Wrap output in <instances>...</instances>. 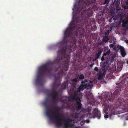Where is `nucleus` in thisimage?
I'll list each match as a JSON object with an SVG mask.
<instances>
[{
  "mask_svg": "<svg viewBox=\"0 0 128 128\" xmlns=\"http://www.w3.org/2000/svg\"><path fill=\"white\" fill-rule=\"evenodd\" d=\"M90 23L83 18H80L79 16L74 18V20L70 23L71 27L64 32V43L62 42L58 43L60 49L58 52V56H60V58L58 57L53 61H48L40 66L36 80L37 85H43L42 76L50 74L54 70H59L58 74L54 76V82L52 85L53 86H60L61 77L66 75L69 66L70 55L66 54V52H67L70 53L76 50L77 41L76 38L78 36L79 39L78 41L79 45L82 44L83 41L82 38L84 37V29Z\"/></svg>",
  "mask_w": 128,
  "mask_h": 128,
  "instance_id": "1",
  "label": "nucleus"
},
{
  "mask_svg": "<svg viewBox=\"0 0 128 128\" xmlns=\"http://www.w3.org/2000/svg\"><path fill=\"white\" fill-rule=\"evenodd\" d=\"M93 86V82L89 80L85 84L80 85L76 89L74 93H71L70 98L76 102L75 104L76 108L72 104V102L70 100V98H69L62 97L59 98L58 92L56 90L53 91L52 93L50 94V96L53 101H60L62 102L63 103L62 106L64 108L70 109L73 112L75 110L78 111L81 108L82 106L80 98L82 95L80 91H82L85 88L86 90L91 89Z\"/></svg>",
  "mask_w": 128,
  "mask_h": 128,
  "instance_id": "2",
  "label": "nucleus"
},
{
  "mask_svg": "<svg viewBox=\"0 0 128 128\" xmlns=\"http://www.w3.org/2000/svg\"><path fill=\"white\" fill-rule=\"evenodd\" d=\"M43 104L46 110V115L49 119L52 121H54V119L59 121L58 122H54L57 127H59L62 126L63 123L60 121L62 120H64L65 122L63 124L64 126L63 128H71L74 126V120L70 118L66 119L61 117V114L58 112L60 108L58 106H55L54 107V109L56 110L55 111H52L49 110V107L50 106V105L48 98H46L43 102Z\"/></svg>",
  "mask_w": 128,
  "mask_h": 128,
  "instance_id": "3",
  "label": "nucleus"
},
{
  "mask_svg": "<svg viewBox=\"0 0 128 128\" xmlns=\"http://www.w3.org/2000/svg\"><path fill=\"white\" fill-rule=\"evenodd\" d=\"M96 1V0H91L92 3H94ZM90 4V0H79L78 6L76 8L77 12H80L84 8L81 13V16L79 18L81 19L83 18L84 19L88 21L89 18L93 14L91 10Z\"/></svg>",
  "mask_w": 128,
  "mask_h": 128,
  "instance_id": "4",
  "label": "nucleus"
},
{
  "mask_svg": "<svg viewBox=\"0 0 128 128\" xmlns=\"http://www.w3.org/2000/svg\"><path fill=\"white\" fill-rule=\"evenodd\" d=\"M121 91L120 89L118 88L114 91L113 95L110 93H107L105 97L106 100L107 101L109 100L110 101H113L114 99L116 100V98L119 96Z\"/></svg>",
  "mask_w": 128,
  "mask_h": 128,
  "instance_id": "5",
  "label": "nucleus"
},
{
  "mask_svg": "<svg viewBox=\"0 0 128 128\" xmlns=\"http://www.w3.org/2000/svg\"><path fill=\"white\" fill-rule=\"evenodd\" d=\"M110 50H109L106 52L104 53L101 58V60L103 62L102 67H106L108 64L110 59Z\"/></svg>",
  "mask_w": 128,
  "mask_h": 128,
  "instance_id": "6",
  "label": "nucleus"
},
{
  "mask_svg": "<svg viewBox=\"0 0 128 128\" xmlns=\"http://www.w3.org/2000/svg\"><path fill=\"white\" fill-rule=\"evenodd\" d=\"M88 116H89L90 118H97L98 119H100L101 117L100 112L96 108L94 110L92 114L89 113L88 114Z\"/></svg>",
  "mask_w": 128,
  "mask_h": 128,
  "instance_id": "7",
  "label": "nucleus"
},
{
  "mask_svg": "<svg viewBox=\"0 0 128 128\" xmlns=\"http://www.w3.org/2000/svg\"><path fill=\"white\" fill-rule=\"evenodd\" d=\"M102 52V50L101 48H98L96 51L94 55L95 58L92 60L93 61H96L100 57Z\"/></svg>",
  "mask_w": 128,
  "mask_h": 128,
  "instance_id": "8",
  "label": "nucleus"
},
{
  "mask_svg": "<svg viewBox=\"0 0 128 128\" xmlns=\"http://www.w3.org/2000/svg\"><path fill=\"white\" fill-rule=\"evenodd\" d=\"M106 70H100L98 74V80L102 79L104 76L106 74Z\"/></svg>",
  "mask_w": 128,
  "mask_h": 128,
  "instance_id": "9",
  "label": "nucleus"
},
{
  "mask_svg": "<svg viewBox=\"0 0 128 128\" xmlns=\"http://www.w3.org/2000/svg\"><path fill=\"white\" fill-rule=\"evenodd\" d=\"M117 47L118 49L120 50V53L122 56L123 57H124L126 55V53L124 48L119 45H118Z\"/></svg>",
  "mask_w": 128,
  "mask_h": 128,
  "instance_id": "10",
  "label": "nucleus"
},
{
  "mask_svg": "<svg viewBox=\"0 0 128 128\" xmlns=\"http://www.w3.org/2000/svg\"><path fill=\"white\" fill-rule=\"evenodd\" d=\"M78 79V78H77L71 80V81L72 82V84L74 86L73 88L72 89V90L74 91L73 93L74 92V91H75V90H74V88H76V83Z\"/></svg>",
  "mask_w": 128,
  "mask_h": 128,
  "instance_id": "11",
  "label": "nucleus"
},
{
  "mask_svg": "<svg viewBox=\"0 0 128 128\" xmlns=\"http://www.w3.org/2000/svg\"><path fill=\"white\" fill-rule=\"evenodd\" d=\"M68 81L64 82V83L62 84L61 85L62 88V89H66L68 87Z\"/></svg>",
  "mask_w": 128,
  "mask_h": 128,
  "instance_id": "12",
  "label": "nucleus"
},
{
  "mask_svg": "<svg viewBox=\"0 0 128 128\" xmlns=\"http://www.w3.org/2000/svg\"><path fill=\"white\" fill-rule=\"evenodd\" d=\"M110 0H104V4H108ZM120 0H114V2H116V3H118L119 2Z\"/></svg>",
  "mask_w": 128,
  "mask_h": 128,
  "instance_id": "13",
  "label": "nucleus"
},
{
  "mask_svg": "<svg viewBox=\"0 0 128 128\" xmlns=\"http://www.w3.org/2000/svg\"><path fill=\"white\" fill-rule=\"evenodd\" d=\"M109 40L108 37L107 36H105L103 38V39L102 40V41L106 43L108 42V40Z\"/></svg>",
  "mask_w": 128,
  "mask_h": 128,
  "instance_id": "14",
  "label": "nucleus"
},
{
  "mask_svg": "<svg viewBox=\"0 0 128 128\" xmlns=\"http://www.w3.org/2000/svg\"><path fill=\"white\" fill-rule=\"evenodd\" d=\"M124 7L125 9H128V0L126 1V4L124 6Z\"/></svg>",
  "mask_w": 128,
  "mask_h": 128,
  "instance_id": "15",
  "label": "nucleus"
},
{
  "mask_svg": "<svg viewBox=\"0 0 128 128\" xmlns=\"http://www.w3.org/2000/svg\"><path fill=\"white\" fill-rule=\"evenodd\" d=\"M88 82V80H82L81 82V84L82 85L85 84L86 83Z\"/></svg>",
  "mask_w": 128,
  "mask_h": 128,
  "instance_id": "16",
  "label": "nucleus"
},
{
  "mask_svg": "<svg viewBox=\"0 0 128 128\" xmlns=\"http://www.w3.org/2000/svg\"><path fill=\"white\" fill-rule=\"evenodd\" d=\"M84 76L82 74H80L79 77V78L80 80H83L84 78Z\"/></svg>",
  "mask_w": 128,
  "mask_h": 128,
  "instance_id": "17",
  "label": "nucleus"
},
{
  "mask_svg": "<svg viewBox=\"0 0 128 128\" xmlns=\"http://www.w3.org/2000/svg\"><path fill=\"white\" fill-rule=\"evenodd\" d=\"M115 56L114 55H110V59L109 60V61L111 60L112 61V60H114V58L115 57Z\"/></svg>",
  "mask_w": 128,
  "mask_h": 128,
  "instance_id": "18",
  "label": "nucleus"
},
{
  "mask_svg": "<svg viewBox=\"0 0 128 128\" xmlns=\"http://www.w3.org/2000/svg\"><path fill=\"white\" fill-rule=\"evenodd\" d=\"M104 43V42L102 41V40H100V41H99L98 42V44L99 45H102Z\"/></svg>",
  "mask_w": 128,
  "mask_h": 128,
  "instance_id": "19",
  "label": "nucleus"
},
{
  "mask_svg": "<svg viewBox=\"0 0 128 128\" xmlns=\"http://www.w3.org/2000/svg\"><path fill=\"white\" fill-rule=\"evenodd\" d=\"M80 114L79 113H75V118H78V116L80 115Z\"/></svg>",
  "mask_w": 128,
  "mask_h": 128,
  "instance_id": "20",
  "label": "nucleus"
},
{
  "mask_svg": "<svg viewBox=\"0 0 128 128\" xmlns=\"http://www.w3.org/2000/svg\"><path fill=\"white\" fill-rule=\"evenodd\" d=\"M112 18L114 21L117 19L116 16H114L112 17Z\"/></svg>",
  "mask_w": 128,
  "mask_h": 128,
  "instance_id": "21",
  "label": "nucleus"
},
{
  "mask_svg": "<svg viewBox=\"0 0 128 128\" xmlns=\"http://www.w3.org/2000/svg\"><path fill=\"white\" fill-rule=\"evenodd\" d=\"M94 70L96 72H98L99 70L98 68L97 67H95L94 69Z\"/></svg>",
  "mask_w": 128,
  "mask_h": 128,
  "instance_id": "22",
  "label": "nucleus"
},
{
  "mask_svg": "<svg viewBox=\"0 0 128 128\" xmlns=\"http://www.w3.org/2000/svg\"><path fill=\"white\" fill-rule=\"evenodd\" d=\"M116 9L117 11H118L120 10V8L118 6H116Z\"/></svg>",
  "mask_w": 128,
  "mask_h": 128,
  "instance_id": "23",
  "label": "nucleus"
},
{
  "mask_svg": "<svg viewBox=\"0 0 128 128\" xmlns=\"http://www.w3.org/2000/svg\"><path fill=\"white\" fill-rule=\"evenodd\" d=\"M84 122H85L84 121H82L80 122V124L81 125H82L84 124Z\"/></svg>",
  "mask_w": 128,
  "mask_h": 128,
  "instance_id": "24",
  "label": "nucleus"
},
{
  "mask_svg": "<svg viewBox=\"0 0 128 128\" xmlns=\"http://www.w3.org/2000/svg\"><path fill=\"white\" fill-rule=\"evenodd\" d=\"M109 30H108L107 31V32H106L105 33V34L106 35H108L109 34Z\"/></svg>",
  "mask_w": 128,
  "mask_h": 128,
  "instance_id": "25",
  "label": "nucleus"
},
{
  "mask_svg": "<svg viewBox=\"0 0 128 128\" xmlns=\"http://www.w3.org/2000/svg\"><path fill=\"white\" fill-rule=\"evenodd\" d=\"M94 64V63H92L91 64H90L89 65V66H90V68H92Z\"/></svg>",
  "mask_w": 128,
  "mask_h": 128,
  "instance_id": "26",
  "label": "nucleus"
},
{
  "mask_svg": "<svg viewBox=\"0 0 128 128\" xmlns=\"http://www.w3.org/2000/svg\"><path fill=\"white\" fill-rule=\"evenodd\" d=\"M85 122H86L87 123H89L90 122V121L89 120H88V119H87L85 121H84Z\"/></svg>",
  "mask_w": 128,
  "mask_h": 128,
  "instance_id": "27",
  "label": "nucleus"
},
{
  "mask_svg": "<svg viewBox=\"0 0 128 128\" xmlns=\"http://www.w3.org/2000/svg\"><path fill=\"white\" fill-rule=\"evenodd\" d=\"M112 20V18H110V19L109 20V22H111Z\"/></svg>",
  "mask_w": 128,
  "mask_h": 128,
  "instance_id": "28",
  "label": "nucleus"
},
{
  "mask_svg": "<svg viewBox=\"0 0 128 128\" xmlns=\"http://www.w3.org/2000/svg\"><path fill=\"white\" fill-rule=\"evenodd\" d=\"M108 115H106L104 116V118H108Z\"/></svg>",
  "mask_w": 128,
  "mask_h": 128,
  "instance_id": "29",
  "label": "nucleus"
},
{
  "mask_svg": "<svg viewBox=\"0 0 128 128\" xmlns=\"http://www.w3.org/2000/svg\"><path fill=\"white\" fill-rule=\"evenodd\" d=\"M124 41L127 44H128V40H125Z\"/></svg>",
  "mask_w": 128,
  "mask_h": 128,
  "instance_id": "30",
  "label": "nucleus"
},
{
  "mask_svg": "<svg viewBox=\"0 0 128 128\" xmlns=\"http://www.w3.org/2000/svg\"><path fill=\"white\" fill-rule=\"evenodd\" d=\"M113 46L114 45L112 44H111L110 46V47H113Z\"/></svg>",
  "mask_w": 128,
  "mask_h": 128,
  "instance_id": "31",
  "label": "nucleus"
},
{
  "mask_svg": "<svg viewBox=\"0 0 128 128\" xmlns=\"http://www.w3.org/2000/svg\"><path fill=\"white\" fill-rule=\"evenodd\" d=\"M116 46H115L114 47V50H116Z\"/></svg>",
  "mask_w": 128,
  "mask_h": 128,
  "instance_id": "32",
  "label": "nucleus"
},
{
  "mask_svg": "<svg viewBox=\"0 0 128 128\" xmlns=\"http://www.w3.org/2000/svg\"><path fill=\"white\" fill-rule=\"evenodd\" d=\"M94 29L93 30H95L96 29V27H94Z\"/></svg>",
  "mask_w": 128,
  "mask_h": 128,
  "instance_id": "33",
  "label": "nucleus"
},
{
  "mask_svg": "<svg viewBox=\"0 0 128 128\" xmlns=\"http://www.w3.org/2000/svg\"><path fill=\"white\" fill-rule=\"evenodd\" d=\"M80 128V127H76V128Z\"/></svg>",
  "mask_w": 128,
  "mask_h": 128,
  "instance_id": "34",
  "label": "nucleus"
},
{
  "mask_svg": "<svg viewBox=\"0 0 128 128\" xmlns=\"http://www.w3.org/2000/svg\"><path fill=\"white\" fill-rule=\"evenodd\" d=\"M90 95H92V93H90Z\"/></svg>",
  "mask_w": 128,
  "mask_h": 128,
  "instance_id": "35",
  "label": "nucleus"
},
{
  "mask_svg": "<svg viewBox=\"0 0 128 128\" xmlns=\"http://www.w3.org/2000/svg\"><path fill=\"white\" fill-rule=\"evenodd\" d=\"M126 62L127 64H128V60L127 61H126Z\"/></svg>",
  "mask_w": 128,
  "mask_h": 128,
  "instance_id": "36",
  "label": "nucleus"
},
{
  "mask_svg": "<svg viewBox=\"0 0 128 128\" xmlns=\"http://www.w3.org/2000/svg\"><path fill=\"white\" fill-rule=\"evenodd\" d=\"M70 92H72V90L71 89L70 90Z\"/></svg>",
  "mask_w": 128,
  "mask_h": 128,
  "instance_id": "37",
  "label": "nucleus"
},
{
  "mask_svg": "<svg viewBox=\"0 0 128 128\" xmlns=\"http://www.w3.org/2000/svg\"><path fill=\"white\" fill-rule=\"evenodd\" d=\"M94 19H92V20H93V21H94Z\"/></svg>",
  "mask_w": 128,
  "mask_h": 128,
  "instance_id": "38",
  "label": "nucleus"
},
{
  "mask_svg": "<svg viewBox=\"0 0 128 128\" xmlns=\"http://www.w3.org/2000/svg\"><path fill=\"white\" fill-rule=\"evenodd\" d=\"M127 116H128V114H127Z\"/></svg>",
  "mask_w": 128,
  "mask_h": 128,
  "instance_id": "39",
  "label": "nucleus"
}]
</instances>
